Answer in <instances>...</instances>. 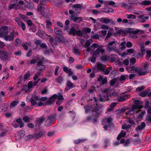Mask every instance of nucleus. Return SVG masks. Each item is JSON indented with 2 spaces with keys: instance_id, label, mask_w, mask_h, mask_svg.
I'll return each mask as SVG.
<instances>
[{
  "instance_id": "nucleus-41",
  "label": "nucleus",
  "mask_w": 151,
  "mask_h": 151,
  "mask_svg": "<svg viewBox=\"0 0 151 151\" xmlns=\"http://www.w3.org/2000/svg\"><path fill=\"white\" fill-rule=\"evenodd\" d=\"M7 53L6 52L3 50H0V57H3L6 55Z\"/></svg>"
},
{
  "instance_id": "nucleus-2",
  "label": "nucleus",
  "mask_w": 151,
  "mask_h": 151,
  "mask_svg": "<svg viewBox=\"0 0 151 151\" xmlns=\"http://www.w3.org/2000/svg\"><path fill=\"white\" fill-rule=\"evenodd\" d=\"M90 45V42L88 40L86 41L85 45L84 46V47L86 48V51L88 52H93L95 49L103 47L102 45H99L96 43H93L90 47H89Z\"/></svg>"
},
{
  "instance_id": "nucleus-21",
  "label": "nucleus",
  "mask_w": 151,
  "mask_h": 151,
  "mask_svg": "<svg viewBox=\"0 0 151 151\" xmlns=\"http://www.w3.org/2000/svg\"><path fill=\"white\" fill-rule=\"evenodd\" d=\"M139 111H140V113L138 114L137 118L139 119L140 120L142 119L143 117L144 116L146 112L144 111L140 110Z\"/></svg>"
},
{
  "instance_id": "nucleus-27",
  "label": "nucleus",
  "mask_w": 151,
  "mask_h": 151,
  "mask_svg": "<svg viewBox=\"0 0 151 151\" xmlns=\"http://www.w3.org/2000/svg\"><path fill=\"white\" fill-rule=\"evenodd\" d=\"M99 21L102 23L107 24L109 23V19L108 18H101L99 19Z\"/></svg>"
},
{
  "instance_id": "nucleus-44",
  "label": "nucleus",
  "mask_w": 151,
  "mask_h": 151,
  "mask_svg": "<svg viewBox=\"0 0 151 151\" xmlns=\"http://www.w3.org/2000/svg\"><path fill=\"white\" fill-rule=\"evenodd\" d=\"M56 80L58 83H61L63 81V78L61 76H59L56 78Z\"/></svg>"
},
{
  "instance_id": "nucleus-8",
  "label": "nucleus",
  "mask_w": 151,
  "mask_h": 151,
  "mask_svg": "<svg viewBox=\"0 0 151 151\" xmlns=\"http://www.w3.org/2000/svg\"><path fill=\"white\" fill-rule=\"evenodd\" d=\"M144 15H140L137 17V21L139 23H143L146 22V20L149 19V17H144Z\"/></svg>"
},
{
  "instance_id": "nucleus-38",
  "label": "nucleus",
  "mask_w": 151,
  "mask_h": 151,
  "mask_svg": "<svg viewBox=\"0 0 151 151\" xmlns=\"http://www.w3.org/2000/svg\"><path fill=\"white\" fill-rule=\"evenodd\" d=\"M45 68V67L44 65H37V69L40 70H43Z\"/></svg>"
},
{
  "instance_id": "nucleus-48",
  "label": "nucleus",
  "mask_w": 151,
  "mask_h": 151,
  "mask_svg": "<svg viewBox=\"0 0 151 151\" xmlns=\"http://www.w3.org/2000/svg\"><path fill=\"white\" fill-rule=\"evenodd\" d=\"M91 37L92 38L96 39L99 38V36L98 34L96 33L91 35Z\"/></svg>"
},
{
  "instance_id": "nucleus-52",
  "label": "nucleus",
  "mask_w": 151,
  "mask_h": 151,
  "mask_svg": "<svg viewBox=\"0 0 151 151\" xmlns=\"http://www.w3.org/2000/svg\"><path fill=\"white\" fill-rule=\"evenodd\" d=\"M126 46L128 48H130L132 47L133 44L130 41H128L126 43Z\"/></svg>"
},
{
  "instance_id": "nucleus-9",
  "label": "nucleus",
  "mask_w": 151,
  "mask_h": 151,
  "mask_svg": "<svg viewBox=\"0 0 151 151\" xmlns=\"http://www.w3.org/2000/svg\"><path fill=\"white\" fill-rule=\"evenodd\" d=\"M58 96L56 94H54L48 100L46 103V105H50L55 101V99L57 98Z\"/></svg>"
},
{
  "instance_id": "nucleus-51",
  "label": "nucleus",
  "mask_w": 151,
  "mask_h": 151,
  "mask_svg": "<svg viewBox=\"0 0 151 151\" xmlns=\"http://www.w3.org/2000/svg\"><path fill=\"white\" fill-rule=\"evenodd\" d=\"M107 3H109V5L112 6V7H117L118 6L115 5V3L113 1H107Z\"/></svg>"
},
{
  "instance_id": "nucleus-50",
  "label": "nucleus",
  "mask_w": 151,
  "mask_h": 151,
  "mask_svg": "<svg viewBox=\"0 0 151 151\" xmlns=\"http://www.w3.org/2000/svg\"><path fill=\"white\" fill-rule=\"evenodd\" d=\"M126 16L128 19L132 18V19H135L136 18V16L133 14H127Z\"/></svg>"
},
{
  "instance_id": "nucleus-61",
  "label": "nucleus",
  "mask_w": 151,
  "mask_h": 151,
  "mask_svg": "<svg viewBox=\"0 0 151 151\" xmlns=\"http://www.w3.org/2000/svg\"><path fill=\"white\" fill-rule=\"evenodd\" d=\"M131 68L132 70H134L136 72H137V73L138 72V71L139 69V68H138V67H135L134 66H132L131 67Z\"/></svg>"
},
{
  "instance_id": "nucleus-3",
  "label": "nucleus",
  "mask_w": 151,
  "mask_h": 151,
  "mask_svg": "<svg viewBox=\"0 0 151 151\" xmlns=\"http://www.w3.org/2000/svg\"><path fill=\"white\" fill-rule=\"evenodd\" d=\"M115 43L114 41L111 42L107 44L106 46V50L109 52L114 51L116 53L119 52V48L116 45H113Z\"/></svg>"
},
{
  "instance_id": "nucleus-13",
  "label": "nucleus",
  "mask_w": 151,
  "mask_h": 151,
  "mask_svg": "<svg viewBox=\"0 0 151 151\" xmlns=\"http://www.w3.org/2000/svg\"><path fill=\"white\" fill-rule=\"evenodd\" d=\"M13 35L12 33L10 32L9 34L4 37V40L6 41H11L14 40Z\"/></svg>"
},
{
  "instance_id": "nucleus-58",
  "label": "nucleus",
  "mask_w": 151,
  "mask_h": 151,
  "mask_svg": "<svg viewBox=\"0 0 151 151\" xmlns=\"http://www.w3.org/2000/svg\"><path fill=\"white\" fill-rule=\"evenodd\" d=\"M136 59L134 58H132L130 59V63L132 65L134 64L136 62Z\"/></svg>"
},
{
  "instance_id": "nucleus-11",
  "label": "nucleus",
  "mask_w": 151,
  "mask_h": 151,
  "mask_svg": "<svg viewBox=\"0 0 151 151\" xmlns=\"http://www.w3.org/2000/svg\"><path fill=\"white\" fill-rule=\"evenodd\" d=\"M70 17L71 20L78 23H80L82 20L81 17L76 16L75 15H72Z\"/></svg>"
},
{
  "instance_id": "nucleus-29",
  "label": "nucleus",
  "mask_w": 151,
  "mask_h": 151,
  "mask_svg": "<svg viewBox=\"0 0 151 151\" xmlns=\"http://www.w3.org/2000/svg\"><path fill=\"white\" fill-rule=\"evenodd\" d=\"M21 41L19 38H17L15 39V45L16 46H20L21 44Z\"/></svg>"
},
{
  "instance_id": "nucleus-42",
  "label": "nucleus",
  "mask_w": 151,
  "mask_h": 151,
  "mask_svg": "<svg viewBox=\"0 0 151 151\" xmlns=\"http://www.w3.org/2000/svg\"><path fill=\"white\" fill-rule=\"evenodd\" d=\"M128 77V76L127 75H121L119 78V80L120 81H123L125 80Z\"/></svg>"
},
{
  "instance_id": "nucleus-19",
  "label": "nucleus",
  "mask_w": 151,
  "mask_h": 151,
  "mask_svg": "<svg viewBox=\"0 0 151 151\" xmlns=\"http://www.w3.org/2000/svg\"><path fill=\"white\" fill-rule=\"evenodd\" d=\"M37 58L40 60H38L37 63V65H43V60L44 59V57L41 56H37Z\"/></svg>"
},
{
  "instance_id": "nucleus-40",
  "label": "nucleus",
  "mask_w": 151,
  "mask_h": 151,
  "mask_svg": "<svg viewBox=\"0 0 151 151\" xmlns=\"http://www.w3.org/2000/svg\"><path fill=\"white\" fill-rule=\"evenodd\" d=\"M19 103V101H14L11 103L10 106L11 108L13 107L16 106Z\"/></svg>"
},
{
  "instance_id": "nucleus-26",
  "label": "nucleus",
  "mask_w": 151,
  "mask_h": 151,
  "mask_svg": "<svg viewBox=\"0 0 151 151\" xmlns=\"http://www.w3.org/2000/svg\"><path fill=\"white\" fill-rule=\"evenodd\" d=\"M111 92H112V94H111L109 93V95L111 97H113V96H117L118 95L119 91H118L116 90H115L113 92V91H112L111 89Z\"/></svg>"
},
{
  "instance_id": "nucleus-35",
  "label": "nucleus",
  "mask_w": 151,
  "mask_h": 151,
  "mask_svg": "<svg viewBox=\"0 0 151 151\" xmlns=\"http://www.w3.org/2000/svg\"><path fill=\"white\" fill-rule=\"evenodd\" d=\"M43 134L42 132L36 133L34 135V137L36 138H38L41 137Z\"/></svg>"
},
{
  "instance_id": "nucleus-28",
  "label": "nucleus",
  "mask_w": 151,
  "mask_h": 151,
  "mask_svg": "<svg viewBox=\"0 0 151 151\" xmlns=\"http://www.w3.org/2000/svg\"><path fill=\"white\" fill-rule=\"evenodd\" d=\"M36 34H37L40 37H42L44 35H46L47 36V34L45 33L42 30H38Z\"/></svg>"
},
{
  "instance_id": "nucleus-47",
  "label": "nucleus",
  "mask_w": 151,
  "mask_h": 151,
  "mask_svg": "<svg viewBox=\"0 0 151 151\" xmlns=\"http://www.w3.org/2000/svg\"><path fill=\"white\" fill-rule=\"evenodd\" d=\"M109 30L108 31V35H112L114 33V30L113 28H109Z\"/></svg>"
},
{
  "instance_id": "nucleus-49",
  "label": "nucleus",
  "mask_w": 151,
  "mask_h": 151,
  "mask_svg": "<svg viewBox=\"0 0 151 151\" xmlns=\"http://www.w3.org/2000/svg\"><path fill=\"white\" fill-rule=\"evenodd\" d=\"M23 119L24 122H29L30 120V118L27 116H24L23 118Z\"/></svg>"
},
{
  "instance_id": "nucleus-33",
  "label": "nucleus",
  "mask_w": 151,
  "mask_h": 151,
  "mask_svg": "<svg viewBox=\"0 0 151 151\" xmlns=\"http://www.w3.org/2000/svg\"><path fill=\"white\" fill-rule=\"evenodd\" d=\"M131 126L129 124H127L125 123H124L122 125V128L123 129H127L130 128Z\"/></svg>"
},
{
  "instance_id": "nucleus-14",
  "label": "nucleus",
  "mask_w": 151,
  "mask_h": 151,
  "mask_svg": "<svg viewBox=\"0 0 151 151\" xmlns=\"http://www.w3.org/2000/svg\"><path fill=\"white\" fill-rule=\"evenodd\" d=\"M95 66L98 70L101 71H104L105 68V65L99 63H97Z\"/></svg>"
},
{
  "instance_id": "nucleus-31",
  "label": "nucleus",
  "mask_w": 151,
  "mask_h": 151,
  "mask_svg": "<svg viewBox=\"0 0 151 151\" xmlns=\"http://www.w3.org/2000/svg\"><path fill=\"white\" fill-rule=\"evenodd\" d=\"M141 4L143 5H150L151 4V1L149 0H145L142 1Z\"/></svg>"
},
{
  "instance_id": "nucleus-57",
  "label": "nucleus",
  "mask_w": 151,
  "mask_h": 151,
  "mask_svg": "<svg viewBox=\"0 0 151 151\" xmlns=\"http://www.w3.org/2000/svg\"><path fill=\"white\" fill-rule=\"evenodd\" d=\"M95 90V87L94 86H92L89 90L88 91L90 93H92L94 92Z\"/></svg>"
},
{
  "instance_id": "nucleus-32",
  "label": "nucleus",
  "mask_w": 151,
  "mask_h": 151,
  "mask_svg": "<svg viewBox=\"0 0 151 151\" xmlns=\"http://www.w3.org/2000/svg\"><path fill=\"white\" fill-rule=\"evenodd\" d=\"M112 70V68L111 67H109L107 69H106L104 72V74L105 75H108L111 71Z\"/></svg>"
},
{
  "instance_id": "nucleus-34",
  "label": "nucleus",
  "mask_w": 151,
  "mask_h": 151,
  "mask_svg": "<svg viewBox=\"0 0 151 151\" xmlns=\"http://www.w3.org/2000/svg\"><path fill=\"white\" fill-rule=\"evenodd\" d=\"M132 110L128 111L127 112H126L125 113V114L127 115H128L129 116L133 114L134 113V110H135L133 109L132 108Z\"/></svg>"
},
{
  "instance_id": "nucleus-55",
  "label": "nucleus",
  "mask_w": 151,
  "mask_h": 151,
  "mask_svg": "<svg viewBox=\"0 0 151 151\" xmlns=\"http://www.w3.org/2000/svg\"><path fill=\"white\" fill-rule=\"evenodd\" d=\"M144 31L142 30H139L138 29H137L135 31H134L133 32V33L134 34H137L139 32L140 33H144Z\"/></svg>"
},
{
  "instance_id": "nucleus-15",
  "label": "nucleus",
  "mask_w": 151,
  "mask_h": 151,
  "mask_svg": "<svg viewBox=\"0 0 151 151\" xmlns=\"http://www.w3.org/2000/svg\"><path fill=\"white\" fill-rule=\"evenodd\" d=\"M111 121L112 119L111 118H109L107 119V124L104 127V128L105 130H107V128L109 127V126H112L113 124L111 122Z\"/></svg>"
},
{
  "instance_id": "nucleus-43",
  "label": "nucleus",
  "mask_w": 151,
  "mask_h": 151,
  "mask_svg": "<svg viewBox=\"0 0 151 151\" xmlns=\"http://www.w3.org/2000/svg\"><path fill=\"white\" fill-rule=\"evenodd\" d=\"M83 32L80 30H78L76 31V35L80 37H82L83 36Z\"/></svg>"
},
{
  "instance_id": "nucleus-60",
  "label": "nucleus",
  "mask_w": 151,
  "mask_h": 151,
  "mask_svg": "<svg viewBox=\"0 0 151 151\" xmlns=\"http://www.w3.org/2000/svg\"><path fill=\"white\" fill-rule=\"evenodd\" d=\"M87 85V83L86 82H84L82 83L81 86V88L84 89H85Z\"/></svg>"
},
{
  "instance_id": "nucleus-20",
  "label": "nucleus",
  "mask_w": 151,
  "mask_h": 151,
  "mask_svg": "<svg viewBox=\"0 0 151 151\" xmlns=\"http://www.w3.org/2000/svg\"><path fill=\"white\" fill-rule=\"evenodd\" d=\"M45 118L43 116H41L40 118L37 119L36 120L37 122V125L39 126L41 123H42L44 120Z\"/></svg>"
},
{
  "instance_id": "nucleus-7",
  "label": "nucleus",
  "mask_w": 151,
  "mask_h": 151,
  "mask_svg": "<svg viewBox=\"0 0 151 151\" xmlns=\"http://www.w3.org/2000/svg\"><path fill=\"white\" fill-rule=\"evenodd\" d=\"M55 120L54 116H50L48 117L46 120L45 122V126L47 127L50 126Z\"/></svg>"
},
{
  "instance_id": "nucleus-37",
  "label": "nucleus",
  "mask_w": 151,
  "mask_h": 151,
  "mask_svg": "<svg viewBox=\"0 0 151 151\" xmlns=\"http://www.w3.org/2000/svg\"><path fill=\"white\" fill-rule=\"evenodd\" d=\"M18 135L20 138L22 137L25 135V132L24 130H21L18 132Z\"/></svg>"
},
{
  "instance_id": "nucleus-4",
  "label": "nucleus",
  "mask_w": 151,
  "mask_h": 151,
  "mask_svg": "<svg viewBox=\"0 0 151 151\" xmlns=\"http://www.w3.org/2000/svg\"><path fill=\"white\" fill-rule=\"evenodd\" d=\"M111 89L110 88L105 89L103 91L101 97L99 99V101L101 102H104L108 101L109 99V94L110 92Z\"/></svg>"
},
{
  "instance_id": "nucleus-46",
  "label": "nucleus",
  "mask_w": 151,
  "mask_h": 151,
  "mask_svg": "<svg viewBox=\"0 0 151 151\" xmlns=\"http://www.w3.org/2000/svg\"><path fill=\"white\" fill-rule=\"evenodd\" d=\"M56 34L59 35L61 34V31L59 29L57 28H55L54 30Z\"/></svg>"
},
{
  "instance_id": "nucleus-5",
  "label": "nucleus",
  "mask_w": 151,
  "mask_h": 151,
  "mask_svg": "<svg viewBox=\"0 0 151 151\" xmlns=\"http://www.w3.org/2000/svg\"><path fill=\"white\" fill-rule=\"evenodd\" d=\"M9 32L7 27L4 26L0 28V37H3L7 35Z\"/></svg>"
},
{
  "instance_id": "nucleus-22",
  "label": "nucleus",
  "mask_w": 151,
  "mask_h": 151,
  "mask_svg": "<svg viewBox=\"0 0 151 151\" xmlns=\"http://www.w3.org/2000/svg\"><path fill=\"white\" fill-rule=\"evenodd\" d=\"M76 31L74 27H72L68 31V34L69 35H72L73 36H75L76 35Z\"/></svg>"
},
{
  "instance_id": "nucleus-6",
  "label": "nucleus",
  "mask_w": 151,
  "mask_h": 151,
  "mask_svg": "<svg viewBox=\"0 0 151 151\" xmlns=\"http://www.w3.org/2000/svg\"><path fill=\"white\" fill-rule=\"evenodd\" d=\"M15 20L19 26L21 27L23 30H24L26 29L25 24L19 17H16L15 18Z\"/></svg>"
},
{
  "instance_id": "nucleus-62",
  "label": "nucleus",
  "mask_w": 151,
  "mask_h": 151,
  "mask_svg": "<svg viewBox=\"0 0 151 151\" xmlns=\"http://www.w3.org/2000/svg\"><path fill=\"white\" fill-rule=\"evenodd\" d=\"M30 76V73L29 72L27 73L24 75V79L25 80H27L29 77Z\"/></svg>"
},
{
  "instance_id": "nucleus-18",
  "label": "nucleus",
  "mask_w": 151,
  "mask_h": 151,
  "mask_svg": "<svg viewBox=\"0 0 151 151\" xmlns=\"http://www.w3.org/2000/svg\"><path fill=\"white\" fill-rule=\"evenodd\" d=\"M146 126L145 123L143 122H142L139 125L137 128H136V130L137 131L138 130H142Z\"/></svg>"
},
{
  "instance_id": "nucleus-1",
  "label": "nucleus",
  "mask_w": 151,
  "mask_h": 151,
  "mask_svg": "<svg viewBox=\"0 0 151 151\" xmlns=\"http://www.w3.org/2000/svg\"><path fill=\"white\" fill-rule=\"evenodd\" d=\"M105 50L103 48V47L97 48L96 50L93 51L92 53V56L91 58V61L92 62H95L96 58L100 56V53L102 55L105 54Z\"/></svg>"
},
{
  "instance_id": "nucleus-59",
  "label": "nucleus",
  "mask_w": 151,
  "mask_h": 151,
  "mask_svg": "<svg viewBox=\"0 0 151 151\" xmlns=\"http://www.w3.org/2000/svg\"><path fill=\"white\" fill-rule=\"evenodd\" d=\"M144 88V87L143 86H142L137 87L136 89V91H137L140 92L143 90Z\"/></svg>"
},
{
  "instance_id": "nucleus-63",
  "label": "nucleus",
  "mask_w": 151,
  "mask_h": 151,
  "mask_svg": "<svg viewBox=\"0 0 151 151\" xmlns=\"http://www.w3.org/2000/svg\"><path fill=\"white\" fill-rule=\"evenodd\" d=\"M73 7L74 8H76L81 9V8L82 7V6L80 4H75L73 6Z\"/></svg>"
},
{
  "instance_id": "nucleus-56",
  "label": "nucleus",
  "mask_w": 151,
  "mask_h": 151,
  "mask_svg": "<svg viewBox=\"0 0 151 151\" xmlns=\"http://www.w3.org/2000/svg\"><path fill=\"white\" fill-rule=\"evenodd\" d=\"M73 52L77 55H80L79 50L76 48H74L73 49Z\"/></svg>"
},
{
  "instance_id": "nucleus-54",
  "label": "nucleus",
  "mask_w": 151,
  "mask_h": 151,
  "mask_svg": "<svg viewBox=\"0 0 151 151\" xmlns=\"http://www.w3.org/2000/svg\"><path fill=\"white\" fill-rule=\"evenodd\" d=\"M63 71L67 73H69V72H70V71L71 70V69L68 68L66 66L63 67Z\"/></svg>"
},
{
  "instance_id": "nucleus-25",
  "label": "nucleus",
  "mask_w": 151,
  "mask_h": 151,
  "mask_svg": "<svg viewBox=\"0 0 151 151\" xmlns=\"http://www.w3.org/2000/svg\"><path fill=\"white\" fill-rule=\"evenodd\" d=\"M128 3L129 4L136 5L139 3L138 0H129Z\"/></svg>"
},
{
  "instance_id": "nucleus-36",
  "label": "nucleus",
  "mask_w": 151,
  "mask_h": 151,
  "mask_svg": "<svg viewBox=\"0 0 151 151\" xmlns=\"http://www.w3.org/2000/svg\"><path fill=\"white\" fill-rule=\"evenodd\" d=\"M86 140V139H78L75 140L74 142L75 144H78L80 143L83 142Z\"/></svg>"
},
{
  "instance_id": "nucleus-12",
  "label": "nucleus",
  "mask_w": 151,
  "mask_h": 151,
  "mask_svg": "<svg viewBox=\"0 0 151 151\" xmlns=\"http://www.w3.org/2000/svg\"><path fill=\"white\" fill-rule=\"evenodd\" d=\"M134 103L135 105H133L132 107V109L134 110L137 109H140L143 108V106L140 105L139 101L138 100H135Z\"/></svg>"
},
{
  "instance_id": "nucleus-39",
  "label": "nucleus",
  "mask_w": 151,
  "mask_h": 151,
  "mask_svg": "<svg viewBox=\"0 0 151 151\" xmlns=\"http://www.w3.org/2000/svg\"><path fill=\"white\" fill-rule=\"evenodd\" d=\"M67 85L70 89L73 87V84L69 81H67Z\"/></svg>"
},
{
  "instance_id": "nucleus-23",
  "label": "nucleus",
  "mask_w": 151,
  "mask_h": 151,
  "mask_svg": "<svg viewBox=\"0 0 151 151\" xmlns=\"http://www.w3.org/2000/svg\"><path fill=\"white\" fill-rule=\"evenodd\" d=\"M126 133L123 130H122L120 133L119 134L118 136L117 137V139L118 140H119L122 137H124L126 135Z\"/></svg>"
},
{
  "instance_id": "nucleus-45",
  "label": "nucleus",
  "mask_w": 151,
  "mask_h": 151,
  "mask_svg": "<svg viewBox=\"0 0 151 151\" xmlns=\"http://www.w3.org/2000/svg\"><path fill=\"white\" fill-rule=\"evenodd\" d=\"M146 58L148 60L151 56V50H148L146 51Z\"/></svg>"
},
{
  "instance_id": "nucleus-53",
  "label": "nucleus",
  "mask_w": 151,
  "mask_h": 151,
  "mask_svg": "<svg viewBox=\"0 0 151 151\" xmlns=\"http://www.w3.org/2000/svg\"><path fill=\"white\" fill-rule=\"evenodd\" d=\"M30 102L32 105H36L37 104V102L33 98H31L30 99Z\"/></svg>"
},
{
  "instance_id": "nucleus-24",
  "label": "nucleus",
  "mask_w": 151,
  "mask_h": 151,
  "mask_svg": "<svg viewBox=\"0 0 151 151\" xmlns=\"http://www.w3.org/2000/svg\"><path fill=\"white\" fill-rule=\"evenodd\" d=\"M105 53L103 55L101 54V55L100 57L101 59L103 60L106 61H108L109 59V56L106 55H104Z\"/></svg>"
},
{
  "instance_id": "nucleus-17",
  "label": "nucleus",
  "mask_w": 151,
  "mask_h": 151,
  "mask_svg": "<svg viewBox=\"0 0 151 151\" xmlns=\"http://www.w3.org/2000/svg\"><path fill=\"white\" fill-rule=\"evenodd\" d=\"M46 0H40V4H39L37 7V10L39 12H41L43 8V3Z\"/></svg>"
},
{
  "instance_id": "nucleus-16",
  "label": "nucleus",
  "mask_w": 151,
  "mask_h": 151,
  "mask_svg": "<svg viewBox=\"0 0 151 151\" xmlns=\"http://www.w3.org/2000/svg\"><path fill=\"white\" fill-rule=\"evenodd\" d=\"M150 89H146L140 93L139 94L141 96L144 97L147 94H148V93L150 91Z\"/></svg>"
},
{
  "instance_id": "nucleus-64",
  "label": "nucleus",
  "mask_w": 151,
  "mask_h": 151,
  "mask_svg": "<svg viewBox=\"0 0 151 151\" xmlns=\"http://www.w3.org/2000/svg\"><path fill=\"white\" fill-rule=\"evenodd\" d=\"M106 13L113 12H114V10L111 8H108L105 10Z\"/></svg>"
},
{
  "instance_id": "nucleus-10",
  "label": "nucleus",
  "mask_w": 151,
  "mask_h": 151,
  "mask_svg": "<svg viewBox=\"0 0 151 151\" xmlns=\"http://www.w3.org/2000/svg\"><path fill=\"white\" fill-rule=\"evenodd\" d=\"M130 97L129 94H126L120 96L117 98L118 101L119 102H123Z\"/></svg>"
},
{
  "instance_id": "nucleus-30",
  "label": "nucleus",
  "mask_w": 151,
  "mask_h": 151,
  "mask_svg": "<svg viewBox=\"0 0 151 151\" xmlns=\"http://www.w3.org/2000/svg\"><path fill=\"white\" fill-rule=\"evenodd\" d=\"M147 73L146 71L142 70L139 69L137 73V75L138 76H142L145 75Z\"/></svg>"
}]
</instances>
